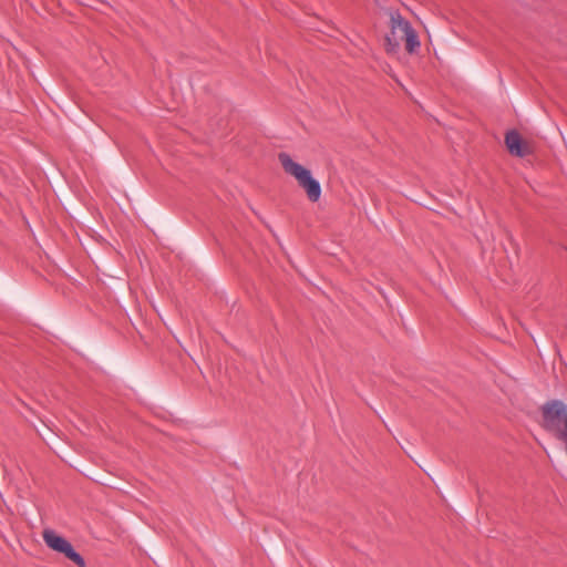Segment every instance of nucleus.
I'll return each instance as SVG.
<instances>
[{"instance_id": "nucleus-4", "label": "nucleus", "mask_w": 567, "mask_h": 567, "mask_svg": "<svg viewBox=\"0 0 567 567\" xmlns=\"http://www.w3.org/2000/svg\"><path fill=\"white\" fill-rule=\"evenodd\" d=\"M43 539L47 546L54 551L63 554L66 558L72 560L79 567H85L83 557L76 553L69 540L58 535L52 529H45L43 532Z\"/></svg>"}, {"instance_id": "nucleus-5", "label": "nucleus", "mask_w": 567, "mask_h": 567, "mask_svg": "<svg viewBox=\"0 0 567 567\" xmlns=\"http://www.w3.org/2000/svg\"><path fill=\"white\" fill-rule=\"evenodd\" d=\"M505 143H506V146L512 155H516V156H520V157L525 155L526 152L523 146L520 135L517 132H515V131L508 132L505 137Z\"/></svg>"}, {"instance_id": "nucleus-2", "label": "nucleus", "mask_w": 567, "mask_h": 567, "mask_svg": "<svg viewBox=\"0 0 567 567\" xmlns=\"http://www.w3.org/2000/svg\"><path fill=\"white\" fill-rule=\"evenodd\" d=\"M542 415L544 429L567 443V404L561 400L547 401L542 406Z\"/></svg>"}, {"instance_id": "nucleus-1", "label": "nucleus", "mask_w": 567, "mask_h": 567, "mask_svg": "<svg viewBox=\"0 0 567 567\" xmlns=\"http://www.w3.org/2000/svg\"><path fill=\"white\" fill-rule=\"evenodd\" d=\"M404 44L410 53H416L421 48L419 35L411 22L406 20L399 11H389V31L384 37V48L388 53L395 54Z\"/></svg>"}, {"instance_id": "nucleus-3", "label": "nucleus", "mask_w": 567, "mask_h": 567, "mask_svg": "<svg viewBox=\"0 0 567 567\" xmlns=\"http://www.w3.org/2000/svg\"><path fill=\"white\" fill-rule=\"evenodd\" d=\"M279 162L285 172L296 178L299 186L302 187L309 200L316 203L321 196V185L319 181L312 177L311 172L295 162L287 153L279 154Z\"/></svg>"}]
</instances>
